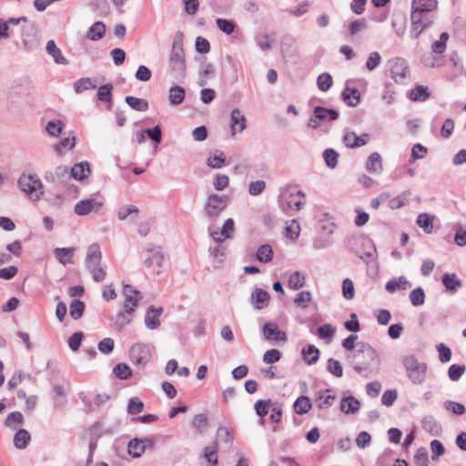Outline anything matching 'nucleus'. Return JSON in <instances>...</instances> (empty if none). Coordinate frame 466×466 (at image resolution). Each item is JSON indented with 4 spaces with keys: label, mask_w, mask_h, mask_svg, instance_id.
Returning <instances> with one entry per match:
<instances>
[{
    "label": "nucleus",
    "mask_w": 466,
    "mask_h": 466,
    "mask_svg": "<svg viewBox=\"0 0 466 466\" xmlns=\"http://www.w3.org/2000/svg\"><path fill=\"white\" fill-rule=\"evenodd\" d=\"M127 104L134 110L145 112L148 109V102L146 99L127 96H126Z\"/></svg>",
    "instance_id": "nucleus-41"
},
{
    "label": "nucleus",
    "mask_w": 466,
    "mask_h": 466,
    "mask_svg": "<svg viewBox=\"0 0 466 466\" xmlns=\"http://www.w3.org/2000/svg\"><path fill=\"white\" fill-rule=\"evenodd\" d=\"M305 194L301 190H287L280 195V208L287 214L299 211L303 206Z\"/></svg>",
    "instance_id": "nucleus-7"
},
{
    "label": "nucleus",
    "mask_w": 466,
    "mask_h": 466,
    "mask_svg": "<svg viewBox=\"0 0 466 466\" xmlns=\"http://www.w3.org/2000/svg\"><path fill=\"white\" fill-rule=\"evenodd\" d=\"M301 353L304 361L309 365H313L319 360V350L314 345H309L308 347L303 348Z\"/></svg>",
    "instance_id": "nucleus-36"
},
{
    "label": "nucleus",
    "mask_w": 466,
    "mask_h": 466,
    "mask_svg": "<svg viewBox=\"0 0 466 466\" xmlns=\"http://www.w3.org/2000/svg\"><path fill=\"white\" fill-rule=\"evenodd\" d=\"M410 283L405 277L392 279L386 283L385 289L390 293H394L397 289L406 290L410 287Z\"/></svg>",
    "instance_id": "nucleus-27"
},
{
    "label": "nucleus",
    "mask_w": 466,
    "mask_h": 466,
    "mask_svg": "<svg viewBox=\"0 0 466 466\" xmlns=\"http://www.w3.org/2000/svg\"><path fill=\"white\" fill-rule=\"evenodd\" d=\"M435 216L430 215L428 213H420L417 217V224L420 228L423 229V231L427 234H431L433 231V220Z\"/></svg>",
    "instance_id": "nucleus-31"
},
{
    "label": "nucleus",
    "mask_w": 466,
    "mask_h": 466,
    "mask_svg": "<svg viewBox=\"0 0 466 466\" xmlns=\"http://www.w3.org/2000/svg\"><path fill=\"white\" fill-rule=\"evenodd\" d=\"M46 52L54 58L56 64L66 65L67 59L62 55L61 50L56 46L54 40H49L46 43Z\"/></svg>",
    "instance_id": "nucleus-28"
},
{
    "label": "nucleus",
    "mask_w": 466,
    "mask_h": 466,
    "mask_svg": "<svg viewBox=\"0 0 466 466\" xmlns=\"http://www.w3.org/2000/svg\"><path fill=\"white\" fill-rule=\"evenodd\" d=\"M402 363L408 378L413 384L420 385L425 381L427 372L426 363L420 362L413 355L404 357Z\"/></svg>",
    "instance_id": "nucleus-5"
},
{
    "label": "nucleus",
    "mask_w": 466,
    "mask_h": 466,
    "mask_svg": "<svg viewBox=\"0 0 466 466\" xmlns=\"http://www.w3.org/2000/svg\"><path fill=\"white\" fill-rule=\"evenodd\" d=\"M366 169L372 174L379 175L382 172L383 167L381 157L379 153H372L367 159Z\"/></svg>",
    "instance_id": "nucleus-22"
},
{
    "label": "nucleus",
    "mask_w": 466,
    "mask_h": 466,
    "mask_svg": "<svg viewBox=\"0 0 466 466\" xmlns=\"http://www.w3.org/2000/svg\"><path fill=\"white\" fill-rule=\"evenodd\" d=\"M144 403L137 398L133 397L129 400L127 404V413L131 415L138 414L143 411Z\"/></svg>",
    "instance_id": "nucleus-62"
},
{
    "label": "nucleus",
    "mask_w": 466,
    "mask_h": 466,
    "mask_svg": "<svg viewBox=\"0 0 466 466\" xmlns=\"http://www.w3.org/2000/svg\"><path fill=\"white\" fill-rule=\"evenodd\" d=\"M430 96L428 87L424 86H416L410 94V98L412 101H426Z\"/></svg>",
    "instance_id": "nucleus-43"
},
{
    "label": "nucleus",
    "mask_w": 466,
    "mask_h": 466,
    "mask_svg": "<svg viewBox=\"0 0 466 466\" xmlns=\"http://www.w3.org/2000/svg\"><path fill=\"white\" fill-rule=\"evenodd\" d=\"M246 128V117L238 108H234L230 114L231 135L242 132Z\"/></svg>",
    "instance_id": "nucleus-18"
},
{
    "label": "nucleus",
    "mask_w": 466,
    "mask_h": 466,
    "mask_svg": "<svg viewBox=\"0 0 466 466\" xmlns=\"http://www.w3.org/2000/svg\"><path fill=\"white\" fill-rule=\"evenodd\" d=\"M360 408V401L352 396L344 397L340 402V410L346 414L356 413Z\"/></svg>",
    "instance_id": "nucleus-24"
},
{
    "label": "nucleus",
    "mask_w": 466,
    "mask_h": 466,
    "mask_svg": "<svg viewBox=\"0 0 466 466\" xmlns=\"http://www.w3.org/2000/svg\"><path fill=\"white\" fill-rule=\"evenodd\" d=\"M18 186L33 200H38L44 194L43 184L35 174L23 173L18 179Z\"/></svg>",
    "instance_id": "nucleus-6"
},
{
    "label": "nucleus",
    "mask_w": 466,
    "mask_h": 466,
    "mask_svg": "<svg viewBox=\"0 0 466 466\" xmlns=\"http://www.w3.org/2000/svg\"><path fill=\"white\" fill-rule=\"evenodd\" d=\"M186 57L183 47L182 35H177L172 43V48L168 57V68L176 79L183 78L186 75Z\"/></svg>",
    "instance_id": "nucleus-3"
},
{
    "label": "nucleus",
    "mask_w": 466,
    "mask_h": 466,
    "mask_svg": "<svg viewBox=\"0 0 466 466\" xmlns=\"http://www.w3.org/2000/svg\"><path fill=\"white\" fill-rule=\"evenodd\" d=\"M390 76L400 85H405L410 79V69L405 59L395 57L389 61Z\"/></svg>",
    "instance_id": "nucleus-8"
},
{
    "label": "nucleus",
    "mask_w": 466,
    "mask_h": 466,
    "mask_svg": "<svg viewBox=\"0 0 466 466\" xmlns=\"http://www.w3.org/2000/svg\"><path fill=\"white\" fill-rule=\"evenodd\" d=\"M273 39L267 34L262 33L256 36V43L263 51H268L271 48Z\"/></svg>",
    "instance_id": "nucleus-60"
},
{
    "label": "nucleus",
    "mask_w": 466,
    "mask_h": 466,
    "mask_svg": "<svg viewBox=\"0 0 466 466\" xmlns=\"http://www.w3.org/2000/svg\"><path fill=\"white\" fill-rule=\"evenodd\" d=\"M323 158L326 165L333 169L338 164L339 154L335 150L328 148L323 152Z\"/></svg>",
    "instance_id": "nucleus-55"
},
{
    "label": "nucleus",
    "mask_w": 466,
    "mask_h": 466,
    "mask_svg": "<svg viewBox=\"0 0 466 466\" xmlns=\"http://www.w3.org/2000/svg\"><path fill=\"white\" fill-rule=\"evenodd\" d=\"M74 251V248H56L54 249V254L61 264L67 265L73 263L72 257Z\"/></svg>",
    "instance_id": "nucleus-33"
},
{
    "label": "nucleus",
    "mask_w": 466,
    "mask_h": 466,
    "mask_svg": "<svg viewBox=\"0 0 466 466\" xmlns=\"http://www.w3.org/2000/svg\"><path fill=\"white\" fill-rule=\"evenodd\" d=\"M218 447L217 444L207 446L203 451V457L207 461V466H215L218 463Z\"/></svg>",
    "instance_id": "nucleus-45"
},
{
    "label": "nucleus",
    "mask_w": 466,
    "mask_h": 466,
    "mask_svg": "<svg viewBox=\"0 0 466 466\" xmlns=\"http://www.w3.org/2000/svg\"><path fill=\"white\" fill-rule=\"evenodd\" d=\"M63 127L61 120H51L46 124V130L50 136L57 137L61 134Z\"/></svg>",
    "instance_id": "nucleus-61"
},
{
    "label": "nucleus",
    "mask_w": 466,
    "mask_h": 466,
    "mask_svg": "<svg viewBox=\"0 0 466 466\" xmlns=\"http://www.w3.org/2000/svg\"><path fill=\"white\" fill-rule=\"evenodd\" d=\"M138 208L134 205H126L119 208L117 211V218L119 220H126L129 216L137 215Z\"/></svg>",
    "instance_id": "nucleus-53"
},
{
    "label": "nucleus",
    "mask_w": 466,
    "mask_h": 466,
    "mask_svg": "<svg viewBox=\"0 0 466 466\" xmlns=\"http://www.w3.org/2000/svg\"><path fill=\"white\" fill-rule=\"evenodd\" d=\"M113 372L120 380H127L132 374L129 366L124 363L117 364L114 368Z\"/></svg>",
    "instance_id": "nucleus-63"
},
{
    "label": "nucleus",
    "mask_w": 466,
    "mask_h": 466,
    "mask_svg": "<svg viewBox=\"0 0 466 466\" xmlns=\"http://www.w3.org/2000/svg\"><path fill=\"white\" fill-rule=\"evenodd\" d=\"M410 303L414 307L421 306L425 300V292L422 288L419 287L410 293Z\"/></svg>",
    "instance_id": "nucleus-51"
},
{
    "label": "nucleus",
    "mask_w": 466,
    "mask_h": 466,
    "mask_svg": "<svg viewBox=\"0 0 466 466\" xmlns=\"http://www.w3.org/2000/svg\"><path fill=\"white\" fill-rule=\"evenodd\" d=\"M113 85L110 83H107L106 85L101 86L98 88L96 97L99 101L105 102L107 104L106 107L108 109H111L112 107V90H113Z\"/></svg>",
    "instance_id": "nucleus-26"
},
{
    "label": "nucleus",
    "mask_w": 466,
    "mask_h": 466,
    "mask_svg": "<svg viewBox=\"0 0 466 466\" xmlns=\"http://www.w3.org/2000/svg\"><path fill=\"white\" fill-rule=\"evenodd\" d=\"M327 370L337 378H340L343 374V369L340 362L331 358L328 360Z\"/></svg>",
    "instance_id": "nucleus-58"
},
{
    "label": "nucleus",
    "mask_w": 466,
    "mask_h": 466,
    "mask_svg": "<svg viewBox=\"0 0 466 466\" xmlns=\"http://www.w3.org/2000/svg\"><path fill=\"white\" fill-rule=\"evenodd\" d=\"M106 33V25L102 22L94 23L86 33V37L92 41H97L101 39Z\"/></svg>",
    "instance_id": "nucleus-32"
},
{
    "label": "nucleus",
    "mask_w": 466,
    "mask_h": 466,
    "mask_svg": "<svg viewBox=\"0 0 466 466\" xmlns=\"http://www.w3.org/2000/svg\"><path fill=\"white\" fill-rule=\"evenodd\" d=\"M24 423V416L20 411H13L8 414L5 420V425L10 429H15L16 427Z\"/></svg>",
    "instance_id": "nucleus-46"
},
{
    "label": "nucleus",
    "mask_w": 466,
    "mask_h": 466,
    "mask_svg": "<svg viewBox=\"0 0 466 466\" xmlns=\"http://www.w3.org/2000/svg\"><path fill=\"white\" fill-rule=\"evenodd\" d=\"M312 299L311 293L309 291L299 292L294 299L295 304L302 309L309 307Z\"/></svg>",
    "instance_id": "nucleus-57"
},
{
    "label": "nucleus",
    "mask_w": 466,
    "mask_h": 466,
    "mask_svg": "<svg viewBox=\"0 0 466 466\" xmlns=\"http://www.w3.org/2000/svg\"><path fill=\"white\" fill-rule=\"evenodd\" d=\"M45 178L51 183H66L71 179L70 168L66 166L56 167L54 171H47Z\"/></svg>",
    "instance_id": "nucleus-14"
},
{
    "label": "nucleus",
    "mask_w": 466,
    "mask_h": 466,
    "mask_svg": "<svg viewBox=\"0 0 466 466\" xmlns=\"http://www.w3.org/2000/svg\"><path fill=\"white\" fill-rule=\"evenodd\" d=\"M332 76L329 73H322L317 78V86L322 92H327L332 86Z\"/></svg>",
    "instance_id": "nucleus-49"
},
{
    "label": "nucleus",
    "mask_w": 466,
    "mask_h": 466,
    "mask_svg": "<svg viewBox=\"0 0 466 466\" xmlns=\"http://www.w3.org/2000/svg\"><path fill=\"white\" fill-rule=\"evenodd\" d=\"M85 304L79 299H74L70 304V316L74 319H78L83 316Z\"/></svg>",
    "instance_id": "nucleus-52"
},
{
    "label": "nucleus",
    "mask_w": 466,
    "mask_h": 466,
    "mask_svg": "<svg viewBox=\"0 0 466 466\" xmlns=\"http://www.w3.org/2000/svg\"><path fill=\"white\" fill-rule=\"evenodd\" d=\"M347 359L354 370L366 377L373 370L372 367L378 371L380 364L378 352L368 343H360L357 350L347 355Z\"/></svg>",
    "instance_id": "nucleus-1"
},
{
    "label": "nucleus",
    "mask_w": 466,
    "mask_h": 466,
    "mask_svg": "<svg viewBox=\"0 0 466 466\" xmlns=\"http://www.w3.org/2000/svg\"><path fill=\"white\" fill-rule=\"evenodd\" d=\"M437 8V0H412L411 3V14L433 15Z\"/></svg>",
    "instance_id": "nucleus-15"
},
{
    "label": "nucleus",
    "mask_w": 466,
    "mask_h": 466,
    "mask_svg": "<svg viewBox=\"0 0 466 466\" xmlns=\"http://www.w3.org/2000/svg\"><path fill=\"white\" fill-rule=\"evenodd\" d=\"M311 406V401L307 396H299L294 402L295 412L299 415L308 413Z\"/></svg>",
    "instance_id": "nucleus-42"
},
{
    "label": "nucleus",
    "mask_w": 466,
    "mask_h": 466,
    "mask_svg": "<svg viewBox=\"0 0 466 466\" xmlns=\"http://www.w3.org/2000/svg\"><path fill=\"white\" fill-rule=\"evenodd\" d=\"M235 229V223L232 218H228L224 222L220 231L214 230L210 232V236L217 243H222L226 239L230 238Z\"/></svg>",
    "instance_id": "nucleus-16"
},
{
    "label": "nucleus",
    "mask_w": 466,
    "mask_h": 466,
    "mask_svg": "<svg viewBox=\"0 0 466 466\" xmlns=\"http://www.w3.org/2000/svg\"><path fill=\"white\" fill-rule=\"evenodd\" d=\"M233 441V434L231 431L225 426H220L217 431V442L215 444H225L227 448L230 447Z\"/></svg>",
    "instance_id": "nucleus-29"
},
{
    "label": "nucleus",
    "mask_w": 466,
    "mask_h": 466,
    "mask_svg": "<svg viewBox=\"0 0 466 466\" xmlns=\"http://www.w3.org/2000/svg\"><path fill=\"white\" fill-rule=\"evenodd\" d=\"M305 282V274L301 273L300 271H295L289 278V288L293 290H299L304 287Z\"/></svg>",
    "instance_id": "nucleus-40"
},
{
    "label": "nucleus",
    "mask_w": 466,
    "mask_h": 466,
    "mask_svg": "<svg viewBox=\"0 0 466 466\" xmlns=\"http://www.w3.org/2000/svg\"><path fill=\"white\" fill-rule=\"evenodd\" d=\"M128 454L133 458H139L146 451V445L144 444V441L138 440L137 438L132 439L128 443Z\"/></svg>",
    "instance_id": "nucleus-37"
},
{
    "label": "nucleus",
    "mask_w": 466,
    "mask_h": 466,
    "mask_svg": "<svg viewBox=\"0 0 466 466\" xmlns=\"http://www.w3.org/2000/svg\"><path fill=\"white\" fill-rule=\"evenodd\" d=\"M163 312L161 307H149L145 316V325L149 329H156L160 326L159 317Z\"/></svg>",
    "instance_id": "nucleus-19"
},
{
    "label": "nucleus",
    "mask_w": 466,
    "mask_h": 466,
    "mask_svg": "<svg viewBox=\"0 0 466 466\" xmlns=\"http://www.w3.org/2000/svg\"><path fill=\"white\" fill-rule=\"evenodd\" d=\"M122 294L125 298L123 310L119 311L115 319V325L123 328L132 321L131 315L135 312L142 294L131 285H124Z\"/></svg>",
    "instance_id": "nucleus-2"
},
{
    "label": "nucleus",
    "mask_w": 466,
    "mask_h": 466,
    "mask_svg": "<svg viewBox=\"0 0 466 466\" xmlns=\"http://www.w3.org/2000/svg\"><path fill=\"white\" fill-rule=\"evenodd\" d=\"M147 257L144 260L147 268H152L155 272L159 273L164 262V255L158 249H147Z\"/></svg>",
    "instance_id": "nucleus-17"
},
{
    "label": "nucleus",
    "mask_w": 466,
    "mask_h": 466,
    "mask_svg": "<svg viewBox=\"0 0 466 466\" xmlns=\"http://www.w3.org/2000/svg\"><path fill=\"white\" fill-rule=\"evenodd\" d=\"M104 207V202L96 198H86L75 205V213L78 216H86L91 212L99 213Z\"/></svg>",
    "instance_id": "nucleus-11"
},
{
    "label": "nucleus",
    "mask_w": 466,
    "mask_h": 466,
    "mask_svg": "<svg viewBox=\"0 0 466 466\" xmlns=\"http://www.w3.org/2000/svg\"><path fill=\"white\" fill-rule=\"evenodd\" d=\"M71 178L83 180L90 174V167L87 162H80L70 168Z\"/></svg>",
    "instance_id": "nucleus-23"
},
{
    "label": "nucleus",
    "mask_w": 466,
    "mask_h": 466,
    "mask_svg": "<svg viewBox=\"0 0 466 466\" xmlns=\"http://www.w3.org/2000/svg\"><path fill=\"white\" fill-rule=\"evenodd\" d=\"M449 34L443 32L440 35V39L435 41L431 45V52L437 55H441L445 52L447 46V41L449 39Z\"/></svg>",
    "instance_id": "nucleus-48"
},
{
    "label": "nucleus",
    "mask_w": 466,
    "mask_h": 466,
    "mask_svg": "<svg viewBox=\"0 0 466 466\" xmlns=\"http://www.w3.org/2000/svg\"><path fill=\"white\" fill-rule=\"evenodd\" d=\"M216 25L218 28L226 35H231L236 28V24L233 21L224 18H217Z\"/></svg>",
    "instance_id": "nucleus-50"
},
{
    "label": "nucleus",
    "mask_w": 466,
    "mask_h": 466,
    "mask_svg": "<svg viewBox=\"0 0 466 466\" xmlns=\"http://www.w3.org/2000/svg\"><path fill=\"white\" fill-rule=\"evenodd\" d=\"M413 460L416 466H429V457L427 449L423 447L418 449Z\"/></svg>",
    "instance_id": "nucleus-56"
},
{
    "label": "nucleus",
    "mask_w": 466,
    "mask_h": 466,
    "mask_svg": "<svg viewBox=\"0 0 466 466\" xmlns=\"http://www.w3.org/2000/svg\"><path fill=\"white\" fill-rule=\"evenodd\" d=\"M269 299V293L260 288H256L251 294V301L257 309L265 308Z\"/></svg>",
    "instance_id": "nucleus-21"
},
{
    "label": "nucleus",
    "mask_w": 466,
    "mask_h": 466,
    "mask_svg": "<svg viewBox=\"0 0 466 466\" xmlns=\"http://www.w3.org/2000/svg\"><path fill=\"white\" fill-rule=\"evenodd\" d=\"M434 19V15L410 14V36L414 39H417L424 30H426L433 24Z\"/></svg>",
    "instance_id": "nucleus-10"
},
{
    "label": "nucleus",
    "mask_w": 466,
    "mask_h": 466,
    "mask_svg": "<svg viewBox=\"0 0 466 466\" xmlns=\"http://www.w3.org/2000/svg\"><path fill=\"white\" fill-rule=\"evenodd\" d=\"M186 91L179 86H173L169 89L168 100L172 106L182 104L185 99Z\"/></svg>",
    "instance_id": "nucleus-35"
},
{
    "label": "nucleus",
    "mask_w": 466,
    "mask_h": 466,
    "mask_svg": "<svg viewBox=\"0 0 466 466\" xmlns=\"http://www.w3.org/2000/svg\"><path fill=\"white\" fill-rule=\"evenodd\" d=\"M96 84L95 80H93L90 77H83L78 80H76L74 83V90L76 94H81L84 91L90 90V89H96Z\"/></svg>",
    "instance_id": "nucleus-39"
},
{
    "label": "nucleus",
    "mask_w": 466,
    "mask_h": 466,
    "mask_svg": "<svg viewBox=\"0 0 466 466\" xmlns=\"http://www.w3.org/2000/svg\"><path fill=\"white\" fill-rule=\"evenodd\" d=\"M264 337L268 340L286 341L287 336L280 331L278 325L274 322H267L263 327Z\"/></svg>",
    "instance_id": "nucleus-20"
},
{
    "label": "nucleus",
    "mask_w": 466,
    "mask_h": 466,
    "mask_svg": "<svg viewBox=\"0 0 466 466\" xmlns=\"http://www.w3.org/2000/svg\"><path fill=\"white\" fill-rule=\"evenodd\" d=\"M218 154L210 156L207 159V165L211 168H220L226 161L225 155L222 151H217Z\"/></svg>",
    "instance_id": "nucleus-54"
},
{
    "label": "nucleus",
    "mask_w": 466,
    "mask_h": 466,
    "mask_svg": "<svg viewBox=\"0 0 466 466\" xmlns=\"http://www.w3.org/2000/svg\"><path fill=\"white\" fill-rule=\"evenodd\" d=\"M101 258L102 254L99 246L91 245L87 250L86 266L96 282L103 281L106 276V268L100 265Z\"/></svg>",
    "instance_id": "nucleus-4"
},
{
    "label": "nucleus",
    "mask_w": 466,
    "mask_h": 466,
    "mask_svg": "<svg viewBox=\"0 0 466 466\" xmlns=\"http://www.w3.org/2000/svg\"><path fill=\"white\" fill-rule=\"evenodd\" d=\"M342 99L349 106H356L360 103V91L353 87H345L342 91Z\"/></svg>",
    "instance_id": "nucleus-25"
},
{
    "label": "nucleus",
    "mask_w": 466,
    "mask_h": 466,
    "mask_svg": "<svg viewBox=\"0 0 466 466\" xmlns=\"http://www.w3.org/2000/svg\"><path fill=\"white\" fill-rule=\"evenodd\" d=\"M465 370L466 368L464 365L452 364L448 370L450 380L452 381L459 380L465 372Z\"/></svg>",
    "instance_id": "nucleus-64"
},
{
    "label": "nucleus",
    "mask_w": 466,
    "mask_h": 466,
    "mask_svg": "<svg viewBox=\"0 0 466 466\" xmlns=\"http://www.w3.org/2000/svg\"><path fill=\"white\" fill-rule=\"evenodd\" d=\"M367 27V21L364 18L356 19L348 26L350 35L353 36Z\"/></svg>",
    "instance_id": "nucleus-59"
},
{
    "label": "nucleus",
    "mask_w": 466,
    "mask_h": 466,
    "mask_svg": "<svg viewBox=\"0 0 466 466\" xmlns=\"http://www.w3.org/2000/svg\"><path fill=\"white\" fill-rule=\"evenodd\" d=\"M441 280L444 287L453 293L461 287V281L457 278L456 274L445 273Z\"/></svg>",
    "instance_id": "nucleus-38"
},
{
    "label": "nucleus",
    "mask_w": 466,
    "mask_h": 466,
    "mask_svg": "<svg viewBox=\"0 0 466 466\" xmlns=\"http://www.w3.org/2000/svg\"><path fill=\"white\" fill-rule=\"evenodd\" d=\"M131 361L137 366L147 364L151 358L150 348L147 344L136 343L129 351Z\"/></svg>",
    "instance_id": "nucleus-12"
},
{
    "label": "nucleus",
    "mask_w": 466,
    "mask_h": 466,
    "mask_svg": "<svg viewBox=\"0 0 466 466\" xmlns=\"http://www.w3.org/2000/svg\"><path fill=\"white\" fill-rule=\"evenodd\" d=\"M273 258L272 248L268 245H261L257 251V259L260 262L267 263L271 261Z\"/></svg>",
    "instance_id": "nucleus-47"
},
{
    "label": "nucleus",
    "mask_w": 466,
    "mask_h": 466,
    "mask_svg": "<svg viewBox=\"0 0 466 466\" xmlns=\"http://www.w3.org/2000/svg\"><path fill=\"white\" fill-rule=\"evenodd\" d=\"M422 429L430 432L431 435H439L441 432V424L432 417L426 416L421 421Z\"/></svg>",
    "instance_id": "nucleus-34"
},
{
    "label": "nucleus",
    "mask_w": 466,
    "mask_h": 466,
    "mask_svg": "<svg viewBox=\"0 0 466 466\" xmlns=\"http://www.w3.org/2000/svg\"><path fill=\"white\" fill-rule=\"evenodd\" d=\"M31 441L30 433L25 430L20 429L14 436V445L18 450H24L27 447Z\"/></svg>",
    "instance_id": "nucleus-30"
},
{
    "label": "nucleus",
    "mask_w": 466,
    "mask_h": 466,
    "mask_svg": "<svg viewBox=\"0 0 466 466\" xmlns=\"http://www.w3.org/2000/svg\"><path fill=\"white\" fill-rule=\"evenodd\" d=\"M410 193L409 191L402 192L399 196L389 198V207L391 209L400 208L409 203Z\"/></svg>",
    "instance_id": "nucleus-44"
},
{
    "label": "nucleus",
    "mask_w": 466,
    "mask_h": 466,
    "mask_svg": "<svg viewBox=\"0 0 466 466\" xmlns=\"http://www.w3.org/2000/svg\"><path fill=\"white\" fill-rule=\"evenodd\" d=\"M228 198L212 194L208 197L206 213L209 218L218 217L228 206Z\"/></svg>",
    "instance_id": "nucleus-13"
},
{
    "label": "nucleus",
    "mask_w": 466,
    "mask_h": 466,
    "mask_svg": "<svg viewBox=\"0 0 466 466\" xmlns=\"http://www.w3.org/2000/svg\"><path fill=\"white\" fill-rule=\"evenodd\" d=\"M339 117V113L332 108L324 106H315L313 115L308 120L307 126L312 129H317L321 123L334 121Z\"/></svg>",
    "instance_id": "nucleus-9"
}]
</instances>
